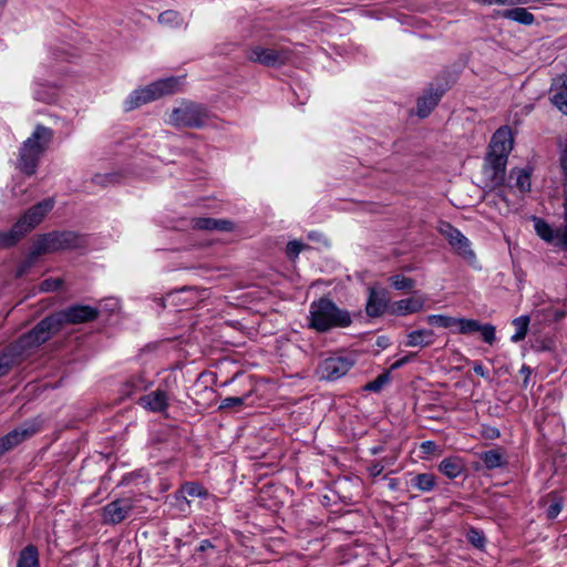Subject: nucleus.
Instances as JSON below:
<instances>
[{
    "label": "nucleus",
    "instance_id": "nucleus-1",
    "mask_svg": "<svg viewBox=\"0 0 567 567\" xmlns=\"http://www.w3.org/2000/svg\"><path fill=\"white\" fill-rule=\"evenodd\" d=\"M96 308L83 305L71 306L41 320L30 332L23 334L22 344L38 347L58 332L64 323L79 324L97 318Z\"/></svg>",
    "mask_w": 567,
    "mask_h": 567
},
{
    "label": "nucleus",
    "instance_id": "nucleus-2",
    "mask_svg": "<svg viewBox=\"0 0 567 567\" xmlns=\"http://www.w3.org/2000/svg\"><path fill=\"white\" fill-rule=\"evenodd\" d=\"M351 322L350 313L340 309L330 299L321 298L310 305L309 327L318 332H326L332 328L349 327Z\"/></svg>",
    "mask_w": 567,
    "mask_h": 567
},
{
    "label": "nucleus",
    "instance_id": "nucleus-3",
    "mask_svg": "<svg viewBox=\"0 0 567 567\" xmlns=\"http://www.w3.org/2000/svg\"><path fill=\"white\" fill-rule=\"evenodd\" d=\"M512 150L513 144H488L483 166L486 186L495 188L504 184L507 158Z\"/></svg>",
    "mask_w": 567,
    "mask_h": 567
},
{
    "label": "nucleus",
    "instance_id": "nucleus-4",
    "mask_svg": "<svg viewBox=\"0 0 567 567\" xmlns=\"http://www.w3.org/2000/svg\"><path fill=\"white\" fill-rule=\"evenodd\" d=\"M181 86L178 78L161 79L135 90L126 101V111L148 104L164 96L174 94Z\"/></svg>",
    "mask_w": 567,
    "mask_h": 567
},
{
    "label": "nucleus",
    "instance_id": "nucleus-5",
    "mask_svg": "<svg viewBox=\"0 0 567 567\" xmlns=\"http://www.w3.org/2000/svg\"><path fill=\"white\" fill-rule=\"evenodd\" d=\"M79 237L72 231L49 233L40 236L32 245L29 254L31 260L44 254L78 247Z\"/></svg>",
    "mask_w": 567,
    "mask_h": 567
},
{
    "label": "nucleus",
    "instance_id": "nucleus-6",
    "mask_svg": "<svg viewBox=\"0 0 567 567\" xmlns=\"http://www.w3.org/2000/svg\"><path fill=\"white\" fill-rule=\"evenodd\" d=\"M208 117L207 109L194 101L183 100L173 107L169 121L176 126L200 127Z\"/></svg>",
    "mask_w": 567,
    "mask_h": 567
},
{
    "label": "nucleus",
    "instance_id": "nucleus-7",
    "mask_svg": "<svg viewBox=\"0 0 567 567\" xmlns=\"http://www.w3.org/2000/svg\"><path fill=\"white\" fill-rule=\"evenodd\" d=\"M53 206L54 200L52 198H47L29 208L14 224V227L19 230L21 237H24L29 231L38 226Z\"/></svg>",
    "mask_w": 567,
    "mask_h": 567
},
{
    "label": "nucleus",
    "instance_id": "nucleus-8",
    "mask_svg": "<svg viewBox=\"0 0 567 567\" xmlns=\"http://www.w3.org/2000/svg\"><path fill=\"white\" fill-rule=\"evenodd\" d=\"M352 365L353 361L348 357L332 355L320 362L317 374L320 379L332 381L346 375Z\"/></svg>",
    "mask_w": 567,
    "mask_h": 567
},
{
    "label": "nucleus",
    "instance_id": "nucleus-9",
    "mask_svg": "<svg viewBox=\"0 0 567 567\" xmlns=\"http://www.w3.org/2000/svg\"><path fill=\"white\" fill-rule=\"evenodd\" d=\"M248 58L252 62H258L262 65L275 68L289 63L291 61L292 53L287 49L276 50L270 48L256 47L250 50Z\"/></svg>",
    "mask_w": 567,
    "mask_h": 567
},
{
    "label": "nucleus",
    "instance_id": "nucleus-10",
    "mask_svg": "<svg viewBox=\"0 0 567 567\" xmlns=\"http://www.w3.org/2000/svg\"><path fill=\"white\" fill-rule=\"evenodd\" d=\"M132 508L130 498L113 501L103 507V520L106 524H118L126 518Z\"/></svg>",
    "mask_w": 567,
    "mask_h": 567
},
{
    "label": "nucleus",
    "instance_id": "nucleus-11",
    "mask_svg": "<svg viewBox=\"0 0 567 567\" xmlns=\"http://www.w3.org/2000/svg\"><path fill=\"white\" fill-rule=\"evenodd\" d=\"M43 151V144H23L20 150V169L27 175L34 174L38 159Z\"/></svg>",
    "mask_w": 567,
    "mask_h": 567
},
{
    "label": "nucleus",
    "instance_id": "nucleus-12",
    "mask_svg": "<svg viewBox=\"0 0 567 567\" xmlns=\"http://www.w3.org/2000/svg\"><path fill=\"white\" fill-rule=\"evenodd\" d=\"M168 393L165 390L156 389L138 399V404L145 410L154 413H163L168 408Z\"/></svg>",
    "mask_w": 567,
    "mask_h": 567
},
{
    "label": "nucleus",
    "instance_id": "nucleus-13",
    "mask_svg": "<svg viewBox=\"0 0 567 567\" xmlns=\"http://www.w3.org/2000/svg\"><path fill=\"white\" fill-rule=\"evenodd\" d=\"M38 432L33 425L18 427L0 439V455Z\"/></svg>",
    "mask_w": 567,
    "mask_h": 567
},
{
    "label": "nucleus",
    "instance_id": "nucleus-14",
    "mask_svg": "<svg viewBox=\"0 0 567 567\" xmlns=\"http://www.w3.org/2000/svg\"><path fill=\"white\" fill-rule=\"evenodd\" d=\"M208 491L197 483H185L181 489L175 493V501L178 508L183 512L189 506V502L186 496L206 498Z\"/></svg>",
    "mask_w": 567,
    "mask_h": 567
},
{
    "label": "nucleus",
    "instance_id": "nucleus-15",
    "mask_svg": "<svg viewBox=\"0 0 567 567\" xmlns=\"http://www.w3.org/2000/svg\"><path fill=\"white\" fill-rule=\"evenodd\" d=\"M550 101L561 113L567 115V76L565 74L554 79L550 86Z\"/></svg>",
    "mask_w": 567,
    "mask_h": 567
},
{
    "label": "nucleus",
    "instance_id": "nucleus-16",
    "mask_svg": "<svg viewBox=\"0 0 567 567\" xmlns=\"http://www.w3.org/2000/svg\"><path fill=\"white\" fill-rule=\"evenodd\" d=\"M426 298L423 296H414L401 299L393 305V312L399 316H406L423 310Z\"/></svg>",
    "mask_w": 567,
    "mask_h": 567
},
{
    "label": "nucleus",
    "instance_id": "nucleus-17",
    "mask_svg": "<svg viewBox=\"0 0 567 567\" xmlns=\"http://www.w3.org/2000/svg\"><path fill=\"white\" fill-rule=\"evenodd\" d=\"M388 306V299L384 291H378L373 288L370 289L369 299L367 302V313L370 317H379L381 316Z\"/></svg>",
    "mask_w": 567,
    "mask_h": 567
},
{
    "label": "nucleus",
    "instance_id": "nucleus-18",
    "mask_svg": "<svg viewBox=\"0 0 567 567\" xmlns=\"http://www.w3.org/2000/svg\"><path fill=\"white\" fill-rule=\"evenodd\" d=\"M19 339L18 344L12 347L8 352H3L0 355V378L9 372L13 364L17 363L18 357L22 354V351L27 348H31L30 346H24Z\"/></svg>",
    "mask_w": 567,
    "mask_h": 567
},
{
    "label": "nucleus",
    "instance_id": "nucleus-19",
    "mask_svg": "<svg viewBox=\"0 0 567 567\" xmlns=\"http://www.w3.org/2000/svg\"><path fill=\"white\" fill-rule=\"evenodd\" d=\"M443 92L440 90L433 91L432 89L425 92V95L417 102V115L420 117H426L437 105Z\"/></svg>",
    "mask_w": 567,
    "mask_h": 567
},
{
    "label": "nucleus",
    "instance_id": "nucleus-20",
    "mask_svg": "<svg viewBox=\"0 0 567 567\" xmlns=\"http://www.w3.org/2000/svg\"><path fill=\"white\" fill-rule=\"evenodd\" d=\"M434 343V332L430 329H419L406 334V347H429Z\"/></svg>",
    "mask_w": 567,
    "mask_h": 567
},
{
    "label": "nucleus",
    "instance_id": "nucleus-21",
    "mask_svg": "<svg viewBox=\"0 0 567 567\" xmlns=\"http://www.w3.org/2000/svg\"><path fill=\"white\" fill-rule=\"evenodd\" d=\"M465 468L463 460L458 456L445 457L439 464V471L449 478H456Z\"/></svg>",
    "mask_w": 567,
    "mask_h": 567
},
{
    "label": "nucleus",
    "instance_id": "nucleus-22",
    "mask_svg": "<svg viewBox=\"0 0 567 567\" xmlns=\"http://www.w3.org/2000/svg\"><path fill=\"white\" fill-rule=\"evenodd\" d=\"M151 384L152 382L147 380L143 374L133 375L124 383L122 393L126 396H132L136 393L146 391Z\"/></svg>",
    "mask_w": 567,
    "mask_h": 567
},
{
    "label": "nucleus",
    "instance_id": "nucleus-23",
    "mask_svg": "<svg viewBox=\"0 0 567 567\" xmlns=\"http://www.w3.org/2000/svg\"><path fill=\"white\" fill-rule=\"evenodd\" d=\"M233 224L226 219L197 218L194 220V227L205 230H230Z\"/></svg>",
    "mask_w": 567,
    "mask_h": 567
},
{
    "label": "nucleus",
    "instance_id": "nucleus-24",
    "mask_svg": "<svg viewBox=\"0 0 567 567\" xmlns=\"http://www.w3.org/2000/svg\"><path fill=\"white\" fill-rule=\"evenodd\" d=\"M502 17L526 25H530L535 21L534 14L527 9L520 7L504 10L502 12Z\"/></svg>",
    "mask_w": 567,
    "mask_h": 567
},
{
    "label": "nucleus",
    "instance_id": "nucleus-25",
    "mask_svg": "<svg viewBox=\"0 0 567 567\" xmlns=\"http://www.w3.org/2000/svg\"><path fill=\"white\" fill-rule=\"evenodd\" d=\"M17 567H40L39 553L33 545H29L20 551Z\"/></svg>",
    "mask_w": 567,
    "mask_h": 567
},
{
    "label": "nucleus",
    "instance_id": "nucleus-26",
    "mask_svg": "<svg viewBox=\"0 0 567 567\" xmlns=\"http://www.w3.org/2000/svg\"><path fill=\"white\" fill-rule=\"evenodd\" d=\"M453 250L461 256L468 264L474 265L476 262V255L472 249V244L466 236L458 238V241L453 247Z\"/></svg>",
    "mask_w": 567,
    "mask_h": 567
},
{
    "label": "nucleus",
    "instance_id": "nucleus-27",
    "mask_svg": "<svg viewBox=\"0 0 567 567\" xmlns=\"http://www.w3.org/2000/svg\"><path fill=\"white\" fill-rule=\"evenodd\" d=\"M480 457L488 470L501 467L504 464V456L501 450L485 451Z\"/></svg>",
    "mask_w": 567,
    "mask_h": 567
},
{
    "label": "nucleus",
    "instance_id": "nucleus-28",
    "mask_svg": "<svg viewBox=\"0 0 567 567\" xmlns=\"http://www.w3.org/2000/svg\"><path fill=\"white\" fill-rule=\"evenodd\" d=\"M412 486L421 492H430L436 486V478L433 474L421 473L413 477Z\"/></svg>",
    "mask_w": 567,
    "mask_h": 567
},
{
    "label": "nucleus",
    "instance_id": "nucleus-29",
    "mask_svg": "<svg viewBox=\"0 0 567 567\" xmlns=\"http://www.w3.org/2000/svg\"><path fill=\"white\" fill-rule=\"evenodd\" d=\"M481 328L480 321L475 319H464V318H455V324L453 332L455 333H462V334H470L477 332Z\"/></svg>",
    "mask_w": 567,
    "mask_h": 567
},
{
    "label": "nucleus",
    "instance_id": "nucleus-30",
    "mask_svg": "<svg viewBox=\"0 0 567 567\" xmlns=\"http://www.w3.org/2000/svg\"><path fill=\"white\" fill-rule=\"evenodd\" d=\"M511 179L515 181L514 186L522 193L530 190V175L525 169H513L511 172Z\"/></svg>",
    "mask_w": 567,
    "mask_h": 567
},
{
    "label": "nucleus",
    "instance_id": "nucleus-31",
    "mask_svg": "<svg viewBox=\"0 0 567 567\" xmlns=\"http://www.w3.org/2000/svg\"><path fill=\"white\" fill-rule=\"evenodd\" d=\"M534 228L536 234L546 243L551 244L555 241V229L549 224L538 217H534Z\"/></svg>",
    "mask_w": 567,
    "mask_h": 567
},
{
    "label": "nucleus",
    "instance_id": "nucleus-32",
    "mask_svg": "<svg viewBox=\"0 0 567 567\" xmlns=\"http://www.w3.org/2000/svg\"><path fill=\"white\" fill-rule=\"evenodd\" d=\"M437 230L449 241L452 248L456 245L458 238L463 236V234L457 228L447 221H441L439 224Z\"/></svg>",
    "mask_w": 567,
    "mask_h": 567
},
{
    "label": "nucleus",
    "instance_id": "nucleus-33",
    "mask_svg": "<svg viewBox=\"0 0 567 567\" xmlns=\"http://www.w3.org/2000/svg\"><path fill=\"white\" fill-rule=\"evenodd\" d=\"M513 324L516 327V332L512 336L511 340L513 342H519L526 337L529 318L527 316H520L513 320Z\"/></svg>",
    "mask_w": 567,
    "mask_h": 567
},
{
    "label": "nucleus",
    "instance_id": "nucleus-34",
    "mask_svg": "<svg viewBox=\"0 0 567 567\" xmlns=\"http://www.w3.org/2000/svg\"><path fill=\"white\" fill-rule=\"evenodd\" d=\"M426 322L431 326L449 328L453 331L455 324V318L444 315H430L426 317Z\"/></svg>",
    "mask_w": 567,
    "mask_h": 567
},
{
    "label": "nucleus",
    "instance_id": "nucleus-35",
    "mask_svg": "<svg viewBox=\"0 0 567 567\" xmlns=\"http://www.w3.org/2000/svg\"><path fill=\"white\" fill-rule=\"evenodd\" d=\"M21 238L14 226L8 231H0V249L16 245Z\"/></svg>",
    "mask_w": 567,
    "mask_h": 567
},
{
    "label": "nucleus",
    "instance_id": "nucleus-36",
    "mask_svg": "<svg viewBox=\"0 0 567 567\" xmlns=\"http://www.w3.org/2000/svg\"><path fill=\"white\" fill-rule=\"evenodd\" d=\"M391 285L396 290H411L415 286V281L411 278L404 277L402 275H395L390 278Z\"/></svg>",
    "mask_w": 567,
    "mask_h": 567
},
{
    "label": "nucleus",
    "instance_id": "nucleus-37",
    "mask_svg": "<svg viewBox=\"0 0 567 567\" xmlns=\"http://www.w3.org/2000/svg\"><path fill=\"white\" fill-rule=\"evenodd\" d=\"M389 381H390V374L388 372H385V373H382L379 377H377V379H374L373 381L367 383L363 389L365 391H370V392H379L383 389V386L386 383H389Z\"/></svg>",
    "mask_w": 567,
    "mask_h": 567
},
{
    "label": "nucleus",
    "instance_id": "nucleus-38",
    "mask_svg": "<svg viewBox=\"0 0 567 567\" xmlns=\"http://www.w3.org/2000/svg\"><path fill=\"white\" fill-rule=\"evenodd\" d=\"M515 138V132L509 126L499 127L493 136V142H513Z\"/></svg>",
    "mask_w": 567,
    "mask_h": 567
},
{
    "label": "nucleus",
    "instance_id": "nucleus-39",
    "mask_svg": "<svg viewBox=\"0 0 567 567\" xmlns=\"http://www.w3.org/2000/svg\"><path fill=\"white\" fill-rule=\"evenodd\" d=\"M551 245L558 246L567 250V225L555 229V241Z\"/></svg>",
    "mask_w": 567,
    "mask_h": 567
},
{
    "label": "nucleus",
    "instance_id": "nucleus-40",
    "mask_svg": "<svg viewBox=\"0 0 567 567\" xmlns=\"http://www.w3.org/2000/svg\"><path fill=\"white\" fill-rule=\"evenodd\" d=\"M477 332H481V336L484 340V342L488 344H493L496 337H495V327L492 324H481V328Z\"/></svg>",
    "mask_w": 567,
    "mask_h": 567
},
{
    "label": "nucleus",
    "instance_id": "nucleus-41",
    "mask_svg": "<svg viewBox=\"0 0 567 567\" xmlns=\"http://www.w3.org/2000/svg\"><path fill=\"white\" fill-rule=\"evenodd\" d=\"M467 539L476 548H483L485 544L484 535L477 529H471L467 534Z\"/></svg>",
    "mask_w": 567,
    "mask_h": 567
},
{
    "label": "nucleus",
    "instance_id": "nucleus-42",
    "mask_svg": "<svg viewBox=\"0 0 567 567\" xmlns=\"http://www.w3.org/2000/svg\"><path fill=\"white\" fill-rule=\"evenodd\" d=\"M62 286V280L59 278L45 279L41 282L40 288L42 291H55Z\"/></svg>",
    "mask_w": 567,
    "mask_h": 567
},
{
    "label": "nucleus",
    "instance_id": "nucleus-43",
    "mask_svg": "<svg viewBox=\"0 0 567 567\" xmlns=\"http://www.w3.org/2000/svg\"><path fill=\"white\" fill-rule=\"evenodd\" d=\"M244 404V398L239 396H227L223 399L219 409H229L235 408Z\"/></svg>",
    "mask_w": 567,
    "mask_h": 567
},
{
    "label": "nucleus",
    "instance_id": "nucleus-44",
    "mask_svg": "<svg viewBox=\"0 0 567 567\" xmlns=\"http://www.w3.org/2000/svg\"><path fill=\"white\" fill-rule=\"evenodd\" d=\"M33 137L35 141H41V140H51L53 138V133L51 130L47 128V127H43V126H39L35 132L33 133Z\"/></svg>",
    "mask_w": 567,
    "mask_h": 567
},
{
    "label": "nucleus",
    "instance_id": "nucleus-45",
    "mask_svg": "<svg viewBox=\"0 0 567 567\" xmlns=\"http://www.w3.org/2000/svg\"><path fill=\"white\" fill-rule=\"evenodd\" d=\"M12 196L17 198L19 202L22 200V196L27 193V188L24 187L23 183L21 181L14 182L12 188H11Z\"/></svg>",
    "mask_w": 567,
    "mask_h": 567
},
{
    "label": "nucleus",
    "instance_id": "nucleus-46",
    "mask_svg": "<svg viewBox=\"0 0 567 567\" xmlns=\"http://www.w3.org/2000/svg\"><path fill=\"white\" fill-rule=\"evenodd\" d=\"M563 504L560 501L553 502L547 508V517L550 519L556 518L561 512Z\"/></svg>",
    "mask_w": 567,
    "mask_h": 567
},
{
    "label": "nucleus",
    "instance_id": "nucleus-47",
    "mask_svg": "<svg viewBox=\"0 0 567 567\" xmlns=\"http://www.w3.org/2000/svg\"><path fill=\"white\" fill-rule=\"evenodd\" d=\"M301 244L299 241H290L287 245V255L291 258L297 257L301 251Z\"/></svg>",
    "mask_w": 567,
    "mask_h": 567
},
{
    "label": "nucleus",
    "instance_id": "nucleus-48",
    "mask_svg": "<svg viewBox=\"0 0 567 567\" xmlns=\"http://www.w3.org/2000/svg\"><path fill=\"white\" fill-rule=\"evenodd\" d=\"M477 4L482 6H492V4H498V6H513V0H473Z\"/></svg>",
    "mask_w": 567,
    "mask_h": 567
},
{
    "label": "nucleus",
    "instance_id": "nucleus-49",
    "mask_svg": "<svg viewBox=\"0 0 567 567\" xmlns=\"http://www.w3.org/2000/svg\"><path fill=\"white\" fill-rule=\"evenodd\" d=\"M414 358H415V353H409L408 355H404V357L400 358L399 360H396L391 365V369L396 370V369L403 367L404 364L411 362Z\"/></svg>",
    "mask_w": 567,
    "mask_h": 567
},
{
    "label": "nucleus",
    "instance_id": "nucleus-50",
    "mask_svg": "<svg viewBox=\"0 0 567 567\" xmlns=\"http://www.w3.org/2000/svg\"><path fill=\"white\" fill-rule=\"evenodd\" d=\"M560 167L564 174V177L567 179V144L561 151L560 154Z\"/></svg>",
    "mask_w": 567,
    "mask_h": 567
},
{
    "label": "nucleus",
    "instance_id": "nucleus-51",
    "mask_svg": "<svg viewBox=\"0 0 567 567\" xmlns=\"http://www.w3.org/2000/svg\"><path fill=\"white\" fill-rule=\"evenodd\" d=\"M383 465L380 464V463H374L372 464L371 466H369L368 471H369V474L372 476V477H377L379 476L382 472H383Z\"/></svg>",
    "mask_w": 567,
    "mask_h": 567
},
{
    "label": "nucleus",
    "instance_id": "nucleus-52",
    "mask_svg": "<svg viewBox=\"0 0 567 567\" xmlns=\"http://www.w3.org/2000/svg\"><path fill=\"white\" fill-rule=\"evenodd\" d=\"M175 16H176V14H175V12H174V11H165V12H163V13H161V14L158 16V21H159L161 23L169 22V21H172V20L175 18Z\"/></svg>",
    "mask_w": 567,
    "mask_h": 567
},
{
    "label": "nucleus",
    "instance_id": "nucleus-53",
    "mask_svg": "<svg viewBox=\"0 0 567 567\" xmlns=\"http://www.w3.org/2000/svg\"><path fill=\"white\" fill-rule=\"evenodd\" d=\"M421 447L425 451V452H432L435 450L436 445L434 442L432 441H425L422 443Z\"/></svg>",
    "mask_w": 567,
    "mask_h": 567
},
{
    "label": "nucleus",
    "instance_id": "nucleus-54",
    "mask_svg": "<svg viewBox=\"0 0 567 567\" xmlns=\"http://www.w3.org/2000/svg\"><path fill=\"white\" fill-rule=\"evenodd\" d=\"M474 372L481 377H485L486 375V372H485V368L482 365V364H476L474 368H473Z\"/></svg>",
    "mask_w": 567,
    "mask_h": 567
},
{
    "label": "nucleus",
    "instance_id": "nucleus-55",
    "mask_svg": "<svg viewBox=\"0 0 567 567\" xmlns=\"http://www.w3.org/2000/svg\"><path fill=\"white\" fill-rule=\"evenodd\" d=\"M212 547H213L212 543L208 539H205V540H203L200 543L199 550L204 551V550H206L208 548H212Z\"/></svg>",
    "mask_w": 567,
    "mask_h": 567
},
{
    "label": "nucleus",
    "instance_id": "nucleus-56",
    "mask_svg": "<svg viewBox=\"0 0 567 567\" xmlns=\"http://www.w3.org/2000/svg\"><path fill=\"white\" fill-rule=\"evenodd\" d=\"M530 2H539V0H513V6H516V4H528Z\"/></svg>",
    "mask_w": 567,
    "mask_h": 567
},
{
    "label": "nucleus",
    "instance_id": "nucleus-57",
    "mask_svg": "<svg viewBox=\"0 0 567 567\" xmlns=\"http://www.w3.org/2000/svg\"><path fill=\"white\" fill-rule=\"evenodd\" d=\"M389 487H390V489H396L398 482L395 480H391L389 483Z\"/></svg>",
    "mask_w": 567,
    "mask_h": 567
},
{
    "label": "nucleus",
    "instance_id": "nucleus-58",
    "mask_svg": "<svg viewBox=\"0 0 567 567\" xmlns=\"http://www.w3.org/2000/svg\"><path fill=\"white\" fill-rule=\"evenodd\" d=\"M6 2V0H0V7Z\"/></svg>",
    "mask_w": 567,
    "mask_h": 567
}]
</instances>
